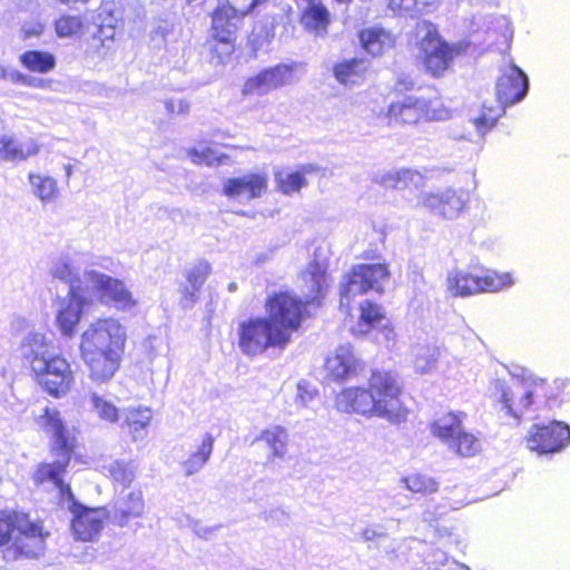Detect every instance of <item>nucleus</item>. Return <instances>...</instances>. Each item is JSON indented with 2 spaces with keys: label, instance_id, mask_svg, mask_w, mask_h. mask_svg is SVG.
I'll return each mask as SVG.
<instances>
[{
  "label": "nucleus",
  "instance_id": "obj_48",
  "mask_svg": "<svg viewBox=\"0 0 570 570\" xmlns=\"http://www.w3.org/2000/svg\"><path fill=\"white\" fill-rule=\"evenodd\" d=\"M200 289H196L190 287L188 284H181L179 287V292L181 294L179 305L183 309H190L195 303L198 301V292Z\"/></svg>",
  "mask_w": 570,
  "mask_h": 570
},
{
  "label": "nucleus",
  "instance_id": "obj_20",
  "mask_svg": "<svg viewBox=\"0 0 570 570\" xmlns=\"http://www.w3.org/2000/svg\"><path fill=\"white\" fill-rule=\"evenodd\" d=\"M266 188V175L247 174L242 177L226 179L224 181L223 191L229 198L250 200L261 197Z\"/></svg>",
  "mask_w": 570,
  "mask_h": 570
},
{
  "label": "nucleus",
  "instance_id": "obj_32",
  "mask_svg": "<svg viewBox=\"0 0 570 570\" xmlns=\"http://www.w3.org/2000/svg\"><path fill=\"white\" fill-rule=\"evenodd\" d=\"M313 304L314 299L303 301L287 296V343L289 342V334L302 330L305 322L311 318L309 307Z\"/></svg>",
  "mask_w": 570,
  "mask_h": 570
},
{
  "label": "nucleus",
  "instance_id": "obj_6",
  "mask_svg": "<svg viewBox=\"0 0 570 570\" xmlns=\"http://www.w3.org/2000/svg\"><path fill=\"white\" fill-rule=\"evenodd\" d=\"M417 28L424 30V35L416 41V59L421 70L433 79L443 78L461 55V46L445 40L432 21L423 20Z\"/></svg>",
  "mask_w": 570,
  "mask_h": 570
},
{
  "label": "nucleus",
  "instance_id": "obj_12",
  "mask_svg": "<svg viewBox=\"0 0 570 570\" xmlns=\"http://www.w3.org/2000/svg\"><path fill=\"white\" fill-rule=\"evenodd\" d=\"M524 441L531 452L539 455L553 454L570 444V426L561 421L533 424Z\"/></svg>",
  "mask_w": 570,
  "mask_h": 570
},
{
  "label": "nucleus",
  "instance_id": "obj_22",
  "mask_svg": "<svg viewBox=\"0 0 570 570\" xmlns=\"http://www.w3.org/2000/svg\"><path fill=\"white\" fill-rule=\"evenodd\" d=\"M361 48L372 58H379L395 48L396 37L380 26L361 29L357 33Z\"/></svg>",
  "mask_w": 570,
  "mask_h": 570
},
{
  "label": "nucleus",
  "instance_id": "obj_25",
  "mask_svg": "<svg viewBox=\"0 0 570 570\" xmlns=\"http://www.w3.org/2000/svg\"><path fill=\"white\" fill-rule=\"evenodd\" d=\"M364 58L353 57L333 65V75L341 85H357L364 81L367 73Z\"/></svg>",
  "mask_w": 570,
  "mask_h": 570
},
{
  "label": "nucleus",
  "instance_id": "obj_43",
  "mask_svg": "<svg viewBox=\"0 0 570 570\" xmlns=\"http://www.w3.org/2000/svg\"><path fill=\"white\" fill-rule=\"evenodd\" d=\"M434 4V0H386L387 8L396 16H406Z\"/></svg>",
  "mask_w": 570,
  "mask_h": 570
},
{
  "label": "nucleus",
  "instance_id": "obj_9",
  "mask_svg": "<svg viewBox=\"0 0 570 570\" xmlns=\"http://www.w3.org/2000/svg\"><path fill=\"white\" fill-rule=\"evenodd\" d=\"M448 111L431 99L417 96H405L391 101L383 116L390 127L417 126L424 122L439 121Z\"/></svg>",
  "mask_w": 570,
  "mask_h": 570
},
{
  "label": "nucleus",
  "instance_id": "obj_45",
  "mask_svg": "<svg viewBox=\"0 0 570 570\" xmlns=\"http://www.w3.org/2000/svg\"><path fill=\"white\" fill-rule=\"evenodd\" d=\"M179 527H188L193 530V532L200 539L210 540L217 533V531L222 528L218 525H203L199 520H195L188 515L179 521Z\"/></svg>",
  "mask_w": 570,
  "mask_h": 570
},
{
  "label": "nucleus",
  "instance_id": "obj_18",
  "mask_svg": "<svg viewBox=\"0 0 570 570\" xmlns=\"http://www.w3.org/2000/svg\"><path fill=\"white\" fill-rule=\"evenodd\" d=\"M89 304L87 293L68 294L58 302L57 325L61 334L70 337L80 322L83 307Z\"/></svg>",
  "mask_w": 570,
  "mask_h": 570
},
{
  "label": "nucleus",
  "instance_id": "obj_5",
  "mask_svg": "<svg viewBox=\"0 0 570 570\" xmlns=\"http://www.w3.org/2000/svg\"><path fill=\"white\" fill-rule=\"evenodd\" d=\"M266 317H252L239 324V348L248 356L265 352L268 347L285 344V292L269 296L265 304Z\"/></svg>",
  "mask_w": 570,
  "mask_h": 570
},
{
  "label": "nucleus",
  "instance_id": "obj_55",
  "mask_svg": "<svg viewBox=\"0 0 570 570\" xmlns=\"http://www.w3.org/2000/svg\"><path fill=\"white\" fill-rule=\"evenodd\" d=\"M24 85L33 88H41L45 85V80L41 78L27 75Z\"/></svg>",
  "mask_w": 570,
  "mask_h": 570
},
{
  "label": "nucleus",
  "instance_id": "obj_60",
  "mask_svg": "<svg viewBox=\"0 0 570 570\" xmlns=\"http://www.w3.org/2000/svg\"><path fill=\"white\" fill-rule=\"evenodd\" d=\"M276 178L278 180V188H279V190L283 194H285V180H283L279 175H277Z\"/></svg>",
  "mask_w": 570,
  "mask_h": 570
},
{
  "label": "nucleus",
  "instance_id": "obj_46",
  "mask_svg": "<svg viewBox=\"0 0 570 570\" xmlns=\"http://www.w3.org/2000/svg\"><path fill=\"white\" fill-rule=\"evenodd\" d=\"M283 431L279 426L275 431H265L259 438V442H264L274 458H283L284 442L281 439Z\"/></svg>",
  "mask_w": 570,
  "mask_h": 570
},
{
  "label": "nucleus",
  "instance_id": "obj_13",
  "mask_svg": "<svg viewBox=\"0 0 570 570\" xmlns=\"http://www.w3.org/2000/svg\"><path fill=\"white\" fill-rule=\"evenodd\" d=\"M267 0H253L247 8L237 9L229 0H217V6L212 14L213 36L222 43L228 46L227 52L233 50V42L242 24L243 18L254 8Z\"/></svg>",
  "mask_w": 570,
  "mask_h": 570
},
{
  "label": "nucleus",
  "instance_id": "obj_37",
  "mask_svg": "<svg viewBox=\"0 0 570 570\" xmlns=\"http://www.w3.org/2000/svg\"><path fill=\"white\" fill-rule=\"evenodd\" d=\"M176 23L175 17L166 14L165 17H157L151 21L149 38L155 46L160 47L165 45L170 36L175 33Z\"/></svg>",
  "mask_w": 570,
  "mask_h": 570
},
{
  "label": "nucleus",
  "instance_id": "obj_58",
  "mask_svg": "<svg viewBox=\"0 0 570 570\" xmlns=\"http://www.w3.org/2000/svg\"><path fill=\"white\" fill-rule=\"evenodd\" d=\"M382 331L385 334L386 338L394 337V327L391 324H384V326L382 327Z\"/></svg>",
  "mask_w": 570,
  "mask_h": 570
},
{
  "label": "nucleus",
  "instance_id": "obj_40",
  "mask_svg": "<svg viewBox=\"0 0 570 570\" xmlns=\"http://www.w3.org/2000/svg\"><path fill=\"white\" fill-rule=\"evenodd\" d=\"M403 482L409 491L422 495H430L439 490V482L434 478L421 472L406 475Z\"/></svg>",
  "mask_w": 570,
  "mask_h": 570
},
{
  "label": "nucleus",
  "instance_id": "obj_28",
  "mask_svg": "<svg viewBox=\"0 0 570 570\" xmlns=\"http://www.w3.org/2000/svg\"><path fill=\"white\" fill-rule=\"evenodd\" d=\"M38 151L37 144L31 139L22 142L12 136H2L0 138V160L21 161L37 155Z\"/></svg>",
  "mask_w": 570,
  "mask_h": 570
},
{
  "label": "nucleus",
  "instance_id": "obj_15",
  "mask_svg": "<svg viewBox=\"0 0 570 570\" xmlns=\"http://www.w3.org/2000/svg\"><path fill=\"white\" fill-rule=\"evenodd\" d=\"M422 206L434 215L445 219H455L465 212L468 195L455 189L429 193L422 198Z\"/></svg>",
  "mask_w": 570,
  "mask_h": 570
},
{
  "label": "nucleus",
  "instance_id": "obj_26",
  "mask_svg": "<svg viewBox=\"0 0 570 570\" xmlns=\"http://www.w3.org/2000/svg\"><path fill=\"white\" fill-rule=\"evenodd\" d=\"M285 79V66L278 65L274 68L259 72L256 77L248 79L243 88L244 94H266L272 88L283 85Z\"/></svg>",
  "mask_w": 570,
  "mask_h": 570
},
{
  "label": "nucleus",
  "instance_id": "obj_29",
  "mask_svg": "<svg viewBox=\"0 0 570 570\" xmlns=\"http://www.w3.org/2000/svg\"><path fill=\"white\" fill-rule=\"evenodd\" d=\"M151 420L149 409H125L120 414V428L127 429L134 441L141 440L145 436L146 428Z\"/></svg>",
  "mask_w": 570,
  "mask_h": 570
},
{
  "label": "nucleus",
  "instance_id": "obj_21",
  "mask_svg": "<svg viewBox=\"0 0 570 570\" xmlns=\"http://www.w3.org/2000/svg\"><path fill=\"white\" fill-rule=\"evenodd\" d=\"M305 6L299 9L298 20L303 28L315 35L324 36L332 23L328 8L320 0H304Z\"/></svg>",
  "mask_w": 570,
  "mask_h": 570
},
{
  "label": "nucleus",
  "instance_id": "obj_11",
  "mask_svg": "<svg viewBox=\"0 0 570 570\" xmlns=\"http://www.w3.org/2000/svg\"><path fill=\"white\" fill-rule=\"evenodd\" d=\"M87 294L95 293L102 303L111 304L118 309L128 311L136 305L131 293L122 281L95 269H85Z\"/></svg>",
  "mask_w": 570,
  "mask_h": 570
},
{
  "label": "nucleus",
  "instance_id": "obj_19",
  "mask_svg": "<svg viewBox=\"0 0 570 570\" xmlns=\"http://www.w3.org/2000/svg\"><path fill=\"white\" fill-rule=\"evenodd\" d=\"M73 514L71 529L75 538L80 541L95 540L102 530L107 515L105 508L87 509L83 505L73 509Z\"/></svg>",
  "mask_w": 570,
  "mask_h": 570
},
{
  "label": "nucleus",
  "instance_id": "obj_59",
  "mask_svg": "<svg viewBox=\"0 0 570 570\" xmlns=\"http://www.w3.org/2000/svg\"><path fill=\"white\" fill-rule=\"evenodd\" d=\"M377 533L374 531V530H371V529H365L363 532H362V538L365 540V541H368V540H372L374 537H376Z\"/></svg>",
  "mask_w": 570,
  "mask_h": 570
},
{
  "label": "nucleus",
  "instance_id": "obj_53",
  "mask_svg": "<svg viewBox=\"0 0 570 570\" xmlns=\"http://www.w3.org/2000/svg\"><path fill=\"white\" fill-rule=\"evenodd\" d=\"M165 108L169 114L183 115L188 112L189 104L183 99H169L165 101Z\"/></svg>",
  "mask_w": 570,
  "mask_h": 570
},
{
  "label": "nucleus",
  "instance_id": "obj_57",
  "mask_svg": "<svg viewBox=\"0 0 570 570\" xmlns=\"http://www.w3.org/2000/svg\"><path fill=\"white\" fill-rule=\"evenodd\" d=\"M361 258L364 261H379L380 254L375 250H365L362 253Z\"/></svg>",
  "mask_w": 570,
  "mask_h": 570
},
{
  "label": "nucleus",
  "instance_id": "obj_14",
  "mask_svg": "<svg viewBox=\"0 0 570 570\" xmlns=\"http://www.w3.org/2000/svg\"><path fill=\"white\" fill-rule=\"evenodd\" d=\"M10 541L13 543L3 551L7 561H14L20 557L38 558L45 549V537L41 527L26 520V524L14 525Z\"/></svg>",
  "mask_w": 570,
  "mask_h": 570
},
{
  "label": "nucleus",
  "instance_id": "obj_36",
  "mask_svg": "<svg viewBox=\"0 0 570 570\" xmlns=\"http://www.w3.org/2000/svg\"><path fill=\"white\" fill-rule=\"evenodd\" d=\"M19 59L27 69L33 72L47 73L56 67L55 56L46 51L28 50Z\"/></svg>",
  "mask_w": 570,
  "mask_h": 570
},
{
  "label": "nucleus",
  "instance_id": "obj_42",
  "mask_svg": "<svg viewBox=\"0 0 570 570\" xmlns=\"http://www.w3.org/2000/svg\"><path fill=\"white\" fill-rule=\"evenodd\" d=\"M106 469L110 476L124 487H129L135 479V468L125 461L115 460Z\"/></svg>",
  "mask_w": 570,
  "mask_h": 570
},
{
  "label": "nucleus",
  "instance_id": "obj_35",
  "mask_svg": "<svg viewBox=\"0 0 570 570\" xmlns=\"http://www.w3.org/2000/svg\"><path fill=\"white\" fill-rule=\"evenodd\" d=\"M214 442V436L209 433H206L197 451H195L186 461L183 462L185 474L187 476L199 472L207 463L213 452Z\"/></svg>",
  "mask_w": 570,
  "mask_h": 570
},
{
  "label": "nucleus",
  "instance_id": "obj_41",
  "mask_svg": "<svg viewBox=\"0 0 570 570\" xmlns=\"http://www.w3.org/2000/svg\"><path fill=\"white\" fill-rule=\"evenodd\" d=\"M88 403L97 415L108 422H119L121 412L109 401L97 393L89 395Z\"/></svg>",
  "mask_w": 570,
  "mask_h": 570
},
{
  "label": "nucleus",
  "instance_id": "obj_10",
  "mask_svg": "<svg viewBox=\"0 0 570 570\" xmlns=\"http://www.w3.org/2000/svg\"><path fill=\"white\" fill-rule=\"evenodd\" d=\"M391 276L390 265L386 262L361 263L353 265L342 282L341 299L350 304L357 295L370 291L379 294L384 292L383 282Z\"/></svg>",
  "mask_w": 570,
  "mask_h": 570
},
{
  "label": "nucleus",
  "instance_id": "obj_24",
  "mask_svg": "<svg viewBox=\"0 0 570 570\" xmlns=\"http://www.w3.org/2000/svg\"><path fill=\"white\" fill-rule=\"evenodd\" d=\"M466 413L463 411H449L436 417L430 425L431 433L448 444L463 429Z\"/></svg>",
  "mask_w": 570,
  "mask_h": 570
},
{
  "label": "nucleus",
  "instance_id": "obj_7",
  "mask_svg": "<svg viewBox=\"0 0 570 570\" xmlns=\"http://www.w3.org/2000/svg\"><path fill=\"white\" fill-rule=\"evenodd\" d=\"M498 396L495 402L505 414L520 419L530 410L534 399L550 400L553 397L552 390L546 380L517 379L510 383L495 384Z\"/></svg>",
  "mask_w": 570,
  "mask_h": 570
},
{
  "label": "nucleus",
  "instance_id": "obj_47",
  "mask_svg": "<svg viewBox=\"0 0 570 570\" xmlns=\"http://www.w3.org/2000/svg\"><path fill=\"white\" fill-rule=\"evenodd\" d=\"M82 28V20L78 16H63L56 21V31L59 37H70Z\"/></svg>",
  "mask_w": 570,
  "mask_h": 570
},
{
  "label": "nucleus",
  "instance_id": "obj_33",
  "mask_svg": "<svg viewBox=\"0 0 570 570\" xmlns=\"http://www.w3.org/2000/svg\"><path fill=\"white\" fill-rule=\"evenodd\" d=\"M275 18H265L255 23L248 36V46L254 53L265 49L275 37Z\"/></svg>",
  "mask_w": 570,
  "mask_h": 570
},
{
  "label": "nucleus",
  "instance_id": "obj_23",
  "mask_svg": "<svg viewBox=\"0 0 570 570\" xmlns=\"http://www.w3.org/2000/svg\"><path fill=\"white\" fill-rule=\"evenodd\" d=\"M50 274L53 278L68 285V294L87 293L83 272H80L79 266L71 257L62 256L56 259L50 267Z\"/></svg>",
  "mask_w": 570,
  "mask_h": 570
},
{
  "label": "nucleus",
  "instance_id": "obj_44",
  "mask_svg": "<svg viewBox=\"0 0 570 570\" xmlns=\"http://www.w3.org/2000/svg\"><path fill=\"white\" fill-rule=\"evenodd\" d=\"M210 264L207 261H199L196 265L187 271V284L190 285V287L200 289L208 275L210 274Z\"/></svg>",
  "mask_w": 570,
  "mask_h": 570
},
{
  "label": "nucleus",
  "instance_id": "obj_63",
  "mask_svg": "<svg viewBox=\"0 0 570 570\" xmlns=\"http://www.w3.org/2000/svg\"><path fill=\"white\" fill-rule=\"evenodd\" d=\"M0 77L1 78H8L9 77V72H7V70L3 69L2 67H0Z\"/></svg>",
  "mask_w": 570,
  "mask_h": 570
},
{
  "label": "nucleus",
  "instance_id": "obj_62",
  "mask_svg": "<svg viewBox=\"0 0 570 570\" xmlns=\"http://www.w3.org/2000/svg\"><path fill=\"white\" fill-rule=\"evenodd\" d=\"M0 77L1 78H8L9 77V72H7V70L3 69L2 67H0Z\"/></svg>",
  "mask_w": 570,
  "mask_h": 570
},
{
  "label": "nucleus",
  "instance_id": "obj_16",
  "mask_svg": "<svg viewBox=\"0 0 570 570\" xmlns=\"http://www.w3.org/2000/svg\"><path fill=\"white\" fill-rule=\"evenodd\" d=\"M324 370L330 381L342 383L356 377L364 370V363L350 346H340L326 357Z\"/></svg>",
  "mask_w": 570,
  "mask_h": 570
},
{
  "label": "nucleus",
  "instance_id": "obj_27",
  "mask_svg": "<svg viewBox=\"0 0 570 570\" xmlns=\"http://www.w3.org/2000/svg\"><path fill=\"white\" fill-rule=\"evenodd\" d=\"M144 512V500L140 492H129L126 497L117 500L111 521L125 527L132 518H138Z\"/></svg>",
  "mask_w": 570,
  "mask_h": 570
},
{
  "label": "nucleus",
  "instance_id": "obj_2",
  "mask_svg": "<svg viewBox=\"0 0 570 570\" xmlns=\"http://www.w3.org/2000/svg\"><path fill=\"white\" fill-rule=\"evenodd\" d=\"M126 341V328L114 318L99 320L81 334L80 355L91 382L101 385L114 379Z\"/></svg>",
  "mask_w": 570,
  "mask_h": 570
},
{
  "label": "nucleus",
  "instance_id": "obj_54",
  "mask_svg": "<svg viewBox=\"0 0 570 570\" xmlns=\"http://www.w3.org/2000/svg\"><path fill=\"white\" fill-rule=\"evenodd\" d=\"M311 275L318 283V286H321L322 281H324V269L316 264L312 267Z\"/></svg>",
  "mask_w": 570,
  "mask_h": 570
},
{
  "label": "nucleus",
  "instance_id": "obj_4",
  "mask_svg": "<svg viewBox=\"0 0 570 570\" xmlns=\"http://www.w3.org/2000/svg\"><path fill=\"white\" fill-rule=\"evenodd\" d=\"M40 419L45 430L52 435V453L56 459L52 463L39 464L33 474V481L37 484L51 482L59 490L61 498L72 504V510L79 509L80 504L76 502L70 485L65 483L62 479L70 463L76 439L65 428L57 410L45 407Z\"/></svg>",
  "mask_w": 570,
  "mask_h": 570
},
{
  "label": "nucleus",
  "instance_id": "obj_51",
  "mask_svg": "<svg viewBox=\"0 0 570 570\" xmlns=\"http://www.w3.org/2000/svg\"><path fill=\"white\" fill-rule=\"evenodd\" d=\"M21 38L29 40L39 37L43 32V24L37 20L26 21L21 27Z\"/></svg>",
  "mask_w": 570,
  "mask_h": 570
},
{
  "label": "nucleus",
  "instance_id": "obj_64",
  "mask_svg": "<svg viewBox=\"0 0 570 570\" xmlns=\"http://www.w3.org/2000/svg\"><path fill=\"white\" fill-rule=\"evenodd\" d=\"M336 3L348 6L353 0H334Z\"/></svg>",
  "mask_w": 570,
  "mask_h": 570
},
{
  "label": "nucleus",
  "instance_id": "obj_39",
  "mask_svg": "<svg viewBox=\"0 0 570 570\" xmlns=\"http://www.w3.org/2000/svg\"><path fill=\"white\" fill-rule=\"evenodd\" d=\"M29 183L32 187L33 195L42 203H49L56 199L58 195V186L57 181L52 177L29 174Z\"/></svg>",
  "mask_w": 570,
  "mask_h": 570
},
{
  "label": "nucleus",
  "instance_id": "obj_56",
  "mask_svg": "<svg viewBox=\"0 0 570 570\" xmlns=\"http://www.w3.org/2000/svg\"><path fill=\"white\" fill-rule=\"evenodd\" d=\"M12 82H16V83H22L24 85V81H26V78H27V75H23L19 71H16V70H11L9 71V77H8Z\"/></svg>",
  "mask_w": 570,
  "mask_h": 570
},
{
  "label": "nucleus",
  "instance_id": "obj_30",
  "mask_svg": "<svg viewBox=\"0 0 570 570\" xmlns=\"http://www.w3.org/2000/svg\"><path fill=\"white\" fill-rule=\"evenodd\" d=\"M423 181V176L415 169L401 168L385 173L380 178V184L385 189H411L417 188Z\"/></svg>",
  "mask_w": 570,
  "mask_h": 570
},
{
  "label": "nucleus",
  "instance_id": "obj_50",
  "mask_svg": "<svg viewBox=\"0 0 570 570\" xmlns=\"http://www.w3.org/2000/svg\"><path fill=\"white\" fill-rule=\"evenodd\" d=\"M313 169H302L287 175V190L298 191L302 187L307 185L305 179L306 173H312Z\"/></svg>",
  "mask_w": 570,
  "mask_h": 570
},
{
  "label": "nucleus",
  "instance_id": "obj_17",
  "mask_svg": "<svg viewBox=\"0 0 570 570\" xmlns=\"http://www.w3.org/2000/svg\"><path fill=\"white\" fill-rule=\"evenodd\" d=\"M528 91V78L518 67H511L497 81L495 95L499 105L505 109L522 100Z\"/></svg>",
  "mask_w": 570,
  "mask_h": 570
},
{
  "label": "nucleus",
  "instance_id": "obj_1",
  "mask_svg": "<svg viewBox=\"0 0 570 570\" xmlns=\"http://www.w3.org/2000/svg\"><path fill=\"white\" fill-rule=\"evenodd\" d=\"M405 397L404 383L396 372L373 368L366 377L365 386L342 389L335 397V406L342 413L366 419L380 417L391 424H401L410 414Z\"/></svg>",
  "mask_w": 570,
  "mask_h": 570
},
{
  "label": "nucleus",
  "instance_id": "obj_52",
  "mask_svg": "<svg viewBox=\"0 0 570 570\" xmlns=\"http://www.w3.org/2000/svg\"><path fill=\"white\" fill-rule=\"evenodd\" d=\"M12 531V521L0 513V547L7 546L10 542Z\"/></svg>",
  "mask_w": 570,
  "mask_h": 570
},
{
  "label": "nucleus",
  "instance_id": "obj_61",
  "mask_svg": "<svg viewBox=\"0 0 570 570\" xmlns=\"http://www.w3.org/2000/svg\"><path fill=\"white\" fill-rule=\"evenodd\" d=\"M237 289V284L235 282H232L228 284V291L235 292Z\"/></svg>",
  "mask_w": 570,
  "mask_h": 570
},
{
  "label": "nucleus",
  "instance_id": "obj_3",
  "mask_svg": "<svg viewBox=\"0 0 570 570\" xmlns=\"http://www.w3.org/2000/svg\"><path fill=\"white\" fill-rule=\"evenodd\" d=\"M21 356L37 383L50 395H66L73 383L69 362L55 352L50 340L41 333H29L21 343Z\"/></svg>",
  "mask_w": 570,
  "mask_h": 570
},
{
  "label": "nucleus",
  "instance_id": "obj_38",
  "mask_svg": "<svg viewBox=\"0 0 570 570\" xmlns=\"http://www.w3.org/2000/svg\"><path fill=\"white\" fill-rule=\"evenodd\" d=\"M504 112L505 109L500 105L487 106L483 104L479 115L473 118L472 122L479 134L485 135L497 126L499 118Z\"/></svg>",
  "mask_w": 570,
  "mask_h": 570
},
{
  "label": "nucleus",
  "instance_id": "obj_31",
  "mask_svg": "<svg viewBox=\"0 0 570 570\" xmlns=\"http://www.w3.org/2000/svg\"><path fill=\"white\" fill-rule=\"evenodd\" d=\"M386 318L384 307L372 301L364 299L358 305L357 327L360 334H366L381 325Z\"/></svg>",
  "mask_w": 570,
  "mask_h": 570
},
{
  "label": "nucleus",
  "instance_id": "obj_34",
  "mask_svg": "<svg viewBox=\"0 0 570 570\" xmlns=\"http://www.w3.org/2000/svg\"><path fill=\"white\" fill-rule=\"evenodd\" d=\"M446 445L450 451L461 458H472L480 453L482 449L480 439L465 429H463Z\"/></svg>",
  "mask_w": 570,
  "mask_h": 570
},
{
  "label": "nucleus",
  "instance_id": "obj_49",
  "mask_svg": "<svg viewBox=\"0 0 570 570\" xmlns=\"http://www.w3.org/2000/svg\"><path fill=\"white\" fill-rule=\"evenodd\" d=\"M317 395V390L309 382L302 380L297 384V400L302 404H307Z\"/></svg>",
  "mask_w": 570,
  "mask_h": 570
},
{
  "label": "nucleus",
  "instance_id": "obj_8",
  "mask_svg": "<svg viewBox=\"0 0 570 570\" xmlns=\"http://www.w3.org/2000/svg\"><path fill=\"white\" fill-rule=\"evenodd\" d=\"M510 273H499L479 267L474 272L455 269L448 274L446 291L452 297H466L487 292H498L512 285Z\"/></svg>",
  "mask_w": 570,
  "mask_h": 570
}]
</instances>
